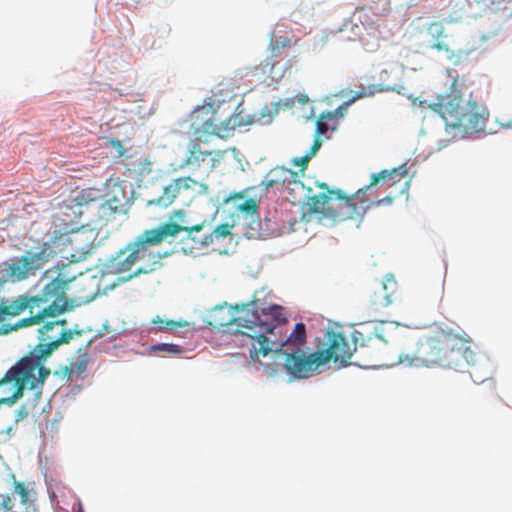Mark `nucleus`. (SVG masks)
I'll list each match as a JSON object with an SVG mask.
<instances>
[{
	"mask_svg": "<svg viewBox=\"0 0 512 512\" xmlns=\"http://www.w3.org/2000/svg\"><path fill=\"white\" fill-rule=\"evenodd\" d=\"M286 321L284 308L276 304L266 303L265 311L260 322L272 325L265 331L263 337H255L249 348V359L263 367L265 374L273 376L278 373L281 366L289 375L298 379H307L312 376V353H306V326L302 322L295 324L288 338L280 343L268 337L274 329Z\"/></svg>",
	"mask_w": 512,
	"mask_h": 512,
	"instance_id": "obj_1",
	"label": "nucleus"
},
{
	"mask_svg": "<svg viewBox=\"0 0 512 512\" xmlns=\"http://www.w3.org/2000/svg\"><path fill=\"white\" fill-rule=\"evenodd\" d=\"M470 338L447 324L430 327L415 341V349L400 351L390 360L406 366L468 370L473 376L482 357L472 349Z\"/></svg>",
	"mask_w": 512,
	"mask_h": 512,
	"instance_id": "obj_2",
	"label": "nucleus"
},
{
	"mask_svg": "<svg viewBox=\"0 0 512 512\" xmlns=\"http://www.w3.org/2000/svg\"><path fill=\"white\" fill-rule=\"evenodd\" d=\"M324 349L312 353V375L319 373V368L333 361L341 367L351 363V358L356 354L357 360H370L371 364L365 366L388 365L389 350L387 341L377 333L366 329H357L352 333V341H348L341 332L328 330L325 334Z\"/></svg>",
	"mask_w": 512,
	"mask_h": 512,
	"instance_id": "obj_3",
	"label": "nucleus"
},
{
	"mask_svg": "<svg viewBox=\"0 0 512 512\" xmlns=\"http://www.w3.org/2000/svg\"><path fill=\"white\" fill-rule=\"evenodd\" d=\"M466 88L463 79L454 78L449 90L437 95L433 102L427 104V109L439 115L447 129L461 135L484 132L490 117L489 109L476 101L472 93L465 98L463 90Z\"/></svg>",
	"mask_w": 512,
	"mask_h": 512,
	"instance_id": "obj_4",
	"label": "nucleus"
},
{
	"mask_svg": "<svg viewBox=\"0 0 512 512\" xmlns=\"http://www.w3.org/2000/svg\"><path fill=\"white\" fill-rule=\"evenodd\" d=\"M57 287L50 283L40 294L29 296L22 294L9 301H0V335L8 334L13 330L40 324L47 317L59 316L63 311L62 305L55 303L57 299L53 293Z\"/></svg>",
	"mask_w": 512,
	"mask_h": 512,
	"instance_id": "obj_5",
	"label": "nucleus"
},
{
	"mask_svg": "<svg viewBox=\"0 0 512 512\" xmlns=\"http://www.w3.org/2000/svg\"><path fill=\"white\" fill-rule=\"evenodd\" d=\"M264 290L256 291L251 301L241 305H218L209 314V324L215 328H227V332L241 334L249 338L250 343L255 337H263L271 324L260 322L265 311L266 301L260 295Z\"/></svg>",
	"mask_w": 512,
	"mask_h": 512,
	"instance_id": "obj_6",
	"label": "nucleus"
},
{
	"mask_svg": "<svg viewBox=\"0 0 512 512\" xmlns=\"http://www.w3.org/2000/svg\"><path fill=\"white\" fill-rule=\"evenodd\" d=\"M42 280L45 281V284L41 290L50 286V283L57 287V291L53 293L57 298L55 303L63 306V311L59 315L72 308L70 300L85 303L94 300L100 294L97 277L84 276L83 272L75 271L71 263L55 265L47 269Z\"/></svg>",
	"mask_w": 512,
	"mask_h": 512,
	"instance_id": "obj_7",
	"label": "nucleus"
},
{
	"mask_svg": "<svg viewBox=\"0 0 512 512\" xmlns=\"http://www.w3.org/2000/svg\"><path fill=\"white\" fill-rule=\"evenodd\" d=\"M318 187L323 192L308 196L306 204L309 212L322 213L334 221L356 219L376 207L364 187L350 196L339 189L330 190L325 183L318 184Z\"/></svg>",
	"mask_w": 512,
	"mask_h": 512,
	"instance_id": "obj_8",
	"label": "nucleus"
},
{
	"mask_svg": "<svg viewBox=\"0 0 512 512\" xmlns=\"http://www.w3.org/2000/svg\"><path fill=\"white\" fill-rule=\"evenodd\" d=\"M49 375V368L39 367V362L28 354L22 357L0 379V406H13L24 396L26 389L36 391L40 397Z\"/></svg>",
	"mask_w": 512,
	"mask_h": 512,
	"instance_id": "obj_9",
	"label": "nucleus"
},
{
	"mask_svg": "<svg viewBox=\"0 0 512 512\" xmlns=\"http://www.w3.org/2000/svg\"><path fill=\"white\" fill-rule=\"evenodd\" d=\"M59 241L69 248L66 258L69 259L68 263L73 265V263L86 260L95 253L100 245L99 230L88 225H81L79 228H72L61 234Z\"/></svg>",
	"mask_w": 512,
	"mask_h": 512,
	"instance_id": "obj_10",
	"label": "nucleus"
},
{
	"mask_svg": "<svg viewBox=\"0 0 512 512\" xmlns=\"http://www.w3.org/2000/svg\"><path fill=\"white\" fill-rule=\"evenodd\" d=\"M408 175V167L407 164H401L398 167L393 169H384L379 173H374L371 175L370 183L366 185L364 188L367 193L371 192L374 186L382 183H386L388 188L393 189L388 195L380 199H374L373 204L376 207L381 205H389L392 204L393 201L405 194L408 193L410 188V180L407 179Z\"/></svg>",
	"mask_w": 512,
	"mask_h": 512,
	"instance_id": "obj_11",
	"label": "nucleus"
},
{
	"mask_svg": "<svg viewBox=\"0 0 512 512\" xmlns=\"http://www.w3.org/2000/svg\"><path fill=\"white\" fill-rule=\"evenodd\" d=\"M261 186L269 191L272 188L289 190L293 202L306 201L311 196L312 189L306 188L300 180L298 172L285 167H275L265 174Z\"/></svg>",
	"mask_w": 512,
	"mask_h": 512,
	"instance_id": "obj_12",
	"label": "nucleus"
},
{
	"mask_svg": "<svg viewBox=\"0 0 512 512\" xmlns=\"http://www.w3.org/2000/svg\"><path fill=\"white\" fill-rule=\"evenodd\" d=\"M208 185L191 176L173 178L162 189V193L148 201V205L166 209L177 199H186L193 193H206Z\"/></svg>",
	"mask_w": 512,
	"mask_h": 512,
	"instance_id": "obj_13",
	"label": "nucleus"
},
{
	"mask_svg": "<svg viewBox=\"0 0 512 512\" xmlns=\"http://www.w3.org/2000/svg\"><path fill=\"white\" fill-rule=\"evenodd\" d=\"M161 226L162 229L166 227L172 229V231L167 234V238L175 237L181 232L185 233V236L181 239L182 249L185 253H193L211 244V238L207 235L208 231H205L207 227H210V223L206 220L191 226L176 223H163Z\"/></svg>",
	"mask_w": 512,
	"mask_h": 512,
	"instance_id": "obj_14",
	"label": "nucleus"
},
{
	"mask_svg": "<svg viewBox=\"0 0 512 512\" xmlns=\"http://www.w3.org/2000/svg\"><path fill=\"white\" fill-rule=\"evenodd\" d=\"M171 231L172 229L168 227L162 229L161 225L154 229L145 230L134 241L126 245L127 251H130L136 263L142 259L148 258L153 259V264H155L157 262L156 260L161 258V255L154 254L150 251L149 247L161 244Z\"/></svg>",
	"mask_w": 512,
	"mask_h": 512,
	"instance_id": "obj_15",
	"label": "nucleus"
},
{
	"mask_svg": "<svg viewBox=\"0 0 512 512\" xmlns=\"http://www.w3.org/2000/svg\"><path fill=\"white\" fill-rule=\"evenodd\" d=\"M217 120V112L212 105L197 107L189 116L193 138L202 140L206 136H218L220 122L216 123Z\"/></svg>",
	"mask_w": 512,
	"mask_h": 512,
	"instance_id": "obj_16",
	"label": "nucleus"
},
{
	"mask_svg": "<svg viewBox=\"0 0 512 512\" xmlns=\"http://www.w3.org/2000/svg\"><path fill=\"white\" fill-rule=\"evenodd\" d=\"M49 256L50 254L45 247L37 253L28 252L21 256L18 261L8 265L6 269L7 275L13 281L25 280L35 275L48 262Z\"/></svg>",
	"mask_w": 512,
	"mask_h": 512,
	"instance_id": "obj_17",
	"label": "nucleus"
},
{
	"mask_svg": "<svg viewBox=\"0 0 512 512\" xmlns=\"http://www.w3.org/2000/svg\"><path fill=\"white\" fill-rule=\"evenodd\" d=\"M207 142V139L198 140L197 138H191L187 146V154L183 162L180 164V168L185 167L200 168L204 162L209 163L208 174L213 171L220 163L222 156L221 152H214L209 150H202L200 143Z\"/></svg>",
	"mask_w": 512,
	"mask_h": 512,
	"instance_id": "obj_18",
	"label": "nucleus"
},
{
	"mask_svg": "<svg viewBox=\"0 0 512 512\" xmlns=\"http://www.w3.org/2000/svg\"><path fill=\"white\" fill-rule=\"evenodd\" d=\"M355 16L369 34L378 40H388L393 33L384 19L385 13L378 14L372 7H360L356 9Z\"/></svg>",
	"mask_w": 512,
	"mask_h": 512,
	"instance_id": "obj_19",
	"label": "nucleus"
},
{
	"mask_svg": "<svg viewBox=\"0 0 512 512\" xmlns=\"http://www.w3.org/2000/svg\"><path fill=\"white\" fill-rule=\"evenodd\" d=\"M74 335H81L78 330H64L61 329L57 336H49L44 338L49 340L48 343H38L35 348L28 353L33 360L39 362V367H45V360L56 350L61 344H68Z\"/></svg>",
	"mask_w": 512,
	"mask_h": 512,
	"instance_id": "obj_20",
	"label": "nucleus"
},
{
	"mask_svg": "<svg viewBox=\"0 0 512 512\" xmlns=\"http://www.w3.org/2000/svg\"><path fill=\"white\" fill-rule=\"evenodd\" d=\"M426 35L430 40V48L437 52H444L449 60H453L461 54H468L469 51L458 50L454 51L446 43L448 37L444 22L441 20H434L427 24Z\"/></svg>",
	"mask_w": 512,
	"mask_h": 512,
	"instance_id": "obj_21",
	"label": "nucleus"
},
{
	"mask_svg": "<svg viewBox=\"0 0 512 512\" xmlns=\"http://www.w3.org/2000/svg\"><path fill=\"white\" fill-rule=\"evenodd\" d=\"M136 264L134 257L127 251V247L121 250L116 257H114L109 264V269L111 273H115L119 275V280L127 281L133 278L134 276L140 274H146L150 271H153L155 268L151 267L149 269L138 268L133 273L132 268Z\"/></svg>",
	"mask_w": 512,
	"mask_h": 512,
	"instance_id": "obj_22",
	"label": "nucleus"
},
{
	"mask_svg": "<svg viewBox=\"0 0 512 512\" xmlns=\"http://www.w3.org/2000/svg\"><path fill=\"white\" fill-rule=\"evenodd\" d=\"M398 284L393 275H386L371 296V303L376 307H387L396 298Z\"/></svg>",
	"mask_w": 512,
	"mask_h": 512,
	"instance_id": "obj_23",
	"label": "nucleus"
},
{
	"mask_svg": "<svg viewBox=\"0 0 512 512\" xmlns=\"http://www.w3.org/2000/svg\"><path fill=\"white\" fill-rule=\"evenodd\" d=\"M100 199V191L96 188H87L81 190L70 202L66 204L63 209V214L67 217L70 216V212L74 215L80 216L83 211L82 207L89 205Z\"/></svg>",
	"mask_w": 512,
	"mask_h": 512,
	"instance_id": "obj_24",
	"label": "nucleus"
},
{
	"mask_svg": "<svg viewBox=\"0 0 512 512\" xmlns=\"http://www.w3.org/2000/svg\"><path fill=\"white\" fill-rule=\"evenodd\" d=\"M254 118L251 115L244 113L243 110L231 114L228 118L220 121V129L218 130V137L227 138L233 135L236 128H242L251 125Z\"/></svg>",
	"mask_w": 512,
	"mask_h": 512,
	"instance_id": "obj_25",
	"label": "nucleus"
},
{
	"mask_svg": "<svg viewBox=\"0 0 512 512\" xmlns=\"http://www.w3.org/2000/svg\"><path fill=\"white\" fill-rule=\"evenodd\" d=\"M387 89L380 88L376 85H371L368 88H362L360 91H357L351 98L345 101L342 105H340L334 111L324 112L328 120L332 122V124L337 125V121L342 118L345 114L347 108L354 103L356 100L373 96L377 92H383Z\"/></svg>",
	"mask_w": 512,
	"mask_h": 512,
	"instance_id": "obj_26",
	"label": "nucleus"
},
{
	"mask_svg": "<svg viewBox=\"0 0 512 512\" xmlns=\"http://www.w3.org/2000/svg\"><path fill=\"white\" fill-rule=\"evenodd\" d=\"M87 365L88 360L85 358V356H82L77 361L61 367L58 371L55 372V374L67 381H73L82 376V374L87 369Z\"/></svg>",
	"mask_w": 512,
	"mask_h": 512,
	"instance_id": "obj_27",
	"label": "nucleus"
},
{
	"mask_svg": "<svg viewBox=\"0 0 512 512\" xmlns=\"http://www.w3.org/2000/svg\"><path fill=\"white\" fill-rule=\"evenodd\" d=\"M322 145L321 139H314L313 144L310 150L301 157H295L291 160L293 166L300 167L301 176H304L305 170L307 169L309 161L313 158L316 152L320 149Z\"/></svg>",
	"mask_w": 512,
	"mask_h": 512,
	"instance_id": "obj_28",
	"label": "nucleus"
},
{
	"mask_svg": "<svg viewBox=\"0 0 512 512\" xmlns=\"http://www.w3.org/2000/svg\"><path fill=\"white\" fill-rule=\"evenodd\" d=\"M67 324L66 320H55V321H48L44 323L39 329V339L40 343H48L49 340H45L44 338L49 336H57L58 333H54L55 329H58L60 326H64Z\"/></svg>",
	"mask_w": 512,
	"mask_h": 512,
	"instance_id": "obj_29",
	"label": "nucleus"
},
{
	"mask_svg": "<svg viewBox=\"0 0 512 512\" xmlns=\"http://www.w3.org/2000/svg\"><path fill=\"white\" fill-rule=\"evenodd\" d=\"M122 207V200L114 196L111 199L105 200L101 204L100 209L103 217L110 218L113 217L115 214L120 213Z\"/></svg>",
	"mask_w": 512,
	"mask_h": 512,
	"instance_id": "obj_30",
	"label": "nucleus"
},
{
	"mask_svg": "<svg viewBox=\"0 0 512 512\" xmlns=\"http://www.w3.org/2000/svg\"><path fill=\"white\" fill-rule=\"evenodd\" d=\"M152 323L157 325L160 331H175L179 327H183L187 325L185 321H175V320H164L160 316H156L152 319Z\"/></svg>",
	"mask_w": 512,
	"mask_h": 512,
	"instance_id": "obj_31",
	"label": "nucleus"
},
{
	"mask_svg": "<svg viewBox=\"0 0 512 512\" xmlns=\"http://www.w3.org/2000/svg\"><path fill=\"white\" fill-rule=\"evenodd\" d=\"M335 128L336 125L332 124V122L328 120V117H326L324 113H321L316 121L314 139H321L320 137L326 134L329 129L334 130Z\"/></svg>",
	"mask_w": 512,
	"mask_h": 512,
	"instance_id": "obj_32",
	"label": "nucleus"
},
{
	"mask_svg": "<svg viewBox=\"0 0 512 512\" xmlns=\"http://www.w3.org/2000/svg\"><path fill=\"white\" fill-rule=\"evenodd\" d=\"M11 478L13 479V491L14 493L18 494L20 497V502L23 505H27L29 501V489L25 485V483L20 482L16 480V477L14 474L11 475Z\"/></svg>",
	"mask_w": 512,
	"mask_h": 512,
	"instance_id": "obj_33",
	"label": "nucleus"
},
{
	"mask_svg": "<svg viewBox=\"0 0 512 512\" xmlns=\"http://www.w3.org/2000/svg\"><path fill=\"white\" fill-rule=\"evenodd\" d=\"M231 234V225L228 223L220 224L216 226L214 229L209 230L207 235L211 238V244L214 240H218L220 238H225L226 236Z\"/></svg>",
	"mask_w": 512,
	"mask_h": 512,
	"instance_id": "obj_34",
	"label": "nucleus"
},
{
	"mask_svg": "<svg viewBox=\"0 0 512 512\" xmlns=\"http://www.w3.org/2000/svg\"><path fill=\"white\" fill-rule=\"evenodd\" d=\"M151 350L154 352H164L168 354H174L179 355L181 354L184 349L176 344H170V343H161L151 346Z\"/></svg>",
	"mask_w": 512,
	"mask_h": 512,
	"instance_id": "obj_35",
	"label": "nucleus"
},
{
	"mask_svg": "<svg viewBox=\"0 0 512 512\" xmlns=\"http://www.w3.org/2000/svg\"><path fill=\"white\" fill-rule=\"evenodd\" d=\"M166 223H176L180 225H188L186 221V212L182 209L174 210L169 215V220Z\"/></svg>",
	"mask_w": 512,
	"mask_h": 512,
	"instance_id": "obj_36",
	"label": "nucleus"
},
{
	"mask_svg": "<svg viewBox=\"0 0 512 512\" xmlns=\"http://www.w3.org/2000/svg\"><path fill=\"white\" fill-rule=\"evenodd\" d=\"M239 210L247 212L248 214H255L258 210L256 201L252 198L246 199L242 204L239 205Z\"/></svg>",
	"mask_w": 512,
	"mask_h": 512,
	"instance_id": "obj_37",
	"label": "nucleus"
},
{
	"mask_svg": "<svg viewBox=\"0 0 512 512\" xmlns=\"http://www.w3.org/2000/svg\"><path fill=\"white\" fill-rule=\"evenodd\" d=\"M291 45V39L287 36H278L271 41L272 49L287 48Z\"/></svg>",
	"mask_w": 512,
	"mask_h": 512,
	"instance_id": "obj_38",
	"label": "nucleus"
},
{
	"mask_svg": "<svg viewBox=\"0 0 512 512\" xmlns=\"http://www.w3.org/2000/svg\"><path fill=\"white\" fill-rule=\"evenodd\" d=\"M109 143L114 149H116L118 157H122L126 154V149L124 148L122 142L119 139L110 138Z\"/></svg>",
	"mask_w": 512,
	"mask_h": 512,
	"instance_id": "obj_39",
	"label": "nucleus"
},
{
	"mask_svg": "<svg viewBox=\"0 0 512 512\" xmlns=\"http://www.w3.org/2000/svg\"><path fill=\"white\" fill-rule=\"evenodd\" d=\"M460 20H461V16L457 12H454L442 21L444 22V24L445 23L456 24V23L460 22Z\"/></svg>",
	"mask_w": 512,
	"mask_h": 512,
	"instance_id": "obj_40",
	"label": "nucleus"
},
{
	"mask_svg": "<svg viewBox=\"0 0 512 512\" xmlns=\"http://www.w3.org/2000/svg\"><path fill=\"white\" fill-rule=\"evenodd\" d=\"M295 101L298 102L299 104L305 105L306 103H308L309 98L307 94L298 93L297 95H295Z\"/></svg>",
	"mask_w": 512,
	"mask_h": 512,
	"instance_id": "obj_41",
	"label": "nucleus"
},
{
	"mask_svg": "<svg viewBox=\"0 0 512 512\" xmlns=\"http://www.w3.org/2000/svg\"><path fill=\"white\" fill-rule=\"evenodd\" d=\"M506 2V0H491V3L495 6L498 7V9H500V7L502 6V4H504Z\"/></svg>",
	"mask_w": 512,
	"mask_h": 512,
	"instance_id": "obj_42",
	"label": "nucleus"
},
{
	"mask_svg": "<svg viewBox=\"0 0 512 512\" xmlns=\"http://www.w3.org/2000/svg\"><path fill=\"white\" fill-rule=\"evenodd\" d=\"M506 128H512V120L507 123L506 125H504Z\"/></svg>",
	"mask_w": 512,
	"mask_h": 512,
	"instance_id": "obj_43",
	"label": "nucleus"
},
{
	"mask_svg": "<svg viewBox=\"0 0 512 512\" xmlns=\"http://www.w3.org/2000/svg\"><path fill=\"white\" fill-rule=\"evenodd\" d=\"M463 55H464V54L459 55L458 57L454 58L452 61H454V63H457V60H458L461 56H463Z\"/></svg>",
	"mask_w": 512,
	"mask_h": 512,
	"instance_id": "obj_44",
	"label": "nucleus"
},
{
	"mask_svg": "<svg viewBox=\"0 0 512 512\" xmlns=\"http://www.w3.org/2000/svg\"><path fill=\"white\" fill-rule=\"evenodd\" d=\"M3 283H4V281L2 279H0V287L2 286Z\"/></svg>",
	"mask_w": 512,
	"mask_h": 512,
	"instance_id": "obj_45",
	"label": "nucleus"
},
{
	"mask_svg": "<svg viewBox=\"0 0 512 512\" xmlns=\"http://www.w3.org/2000/svg\"><path fill=\"white\" fill-rule=\"evenodd\" d=\"M78 512H83L82 509L80 508Z\"/></svg>",
	"mask_w": 512,
	"mask_h": 512,
	"instance_id": "obj_46",
	"label": "nucleus"
}]
</instances>
